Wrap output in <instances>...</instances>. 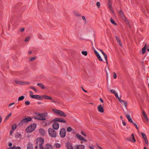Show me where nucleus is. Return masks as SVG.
Segmentation results:
<instances>
[{
	"label": "nucleus",
	"instance_id": "nucleus-36",
	"mask_svg": "<svg viewBox=\"0 0 149 149\" xmlns=\"http://www.w3.org/2000/svg\"><path fill=\"white\" fill-rule=\"evenodd\" d=\"M38 149H44V147L43 145H38Z\"/></svg>",
	"mask_w": 149,
	"mask_h": 149
},
{
	"label": "nucleus",
	"instance_id": "nucleus-20",
	"mask_svg": "<svg viewBox=\"0 0 149 149\" xmlns=\"http://www.w3.org/2000/svg\"><path fill=\"white\" fill-rule=\"evenodd\" d=\"M38 86L42 89L46 88V87L42 83H38Z\"/></svg>",
	"mask_w": 149,
	"mask_h": 149
},
{
	"label": "nucleus",
	"instance_id": "nucleus-12",
	"mask_svg": "<svg viewBox=\"0 0 149 149\" xmlns=\"http://www.w3.org/2000/svg\"><path fill=\"white\" fill-rule=\"evenodd\" d=\"M44 142V139L42 137L38 138V145H43Z\"/></svg>",
	"mask_w": 149,
	"mask_h": 149
},
{
	"label": "nucleus",
	"instance_id": "nucleus-27",
	"mask_svg": "<svg viewBox=\"0 0 149 149\" xmlns=\"http://www.w3.org/2000/svg\"><path fill=\"white\" fill-rule=\"evenodd\" d=\"M146 44L144 47L142 49V51L143 54H144L146 52Z\"/></svg>",
	"mask_w": 149,
	"mask_h": 149
},
{
	"label": "nucleus",
	"instance_id": "nucleus-25",
	"mask_svg": "<svg viewBox=\"0 0 149 149\" xmlns=\"http://www.w3.org/2000/svg\"><path fill=\"white\" fill-rule=\"evenodd\" d=\"M143 114L145 120H146V121H148V117L144 111H143Z\"/></svg>",
	"mask_w": 149,
	"mask_h": 149
},
{
	"label": "nucleus",
	"instance_id": "nucleus-6",
	"mask_svg": "<svg viewBox=\"0 0 149 149\" xmlns=\"http://www.w3.org/2000/svg\"><path fill=\"white\" fill-rule=\"evenodd\" d=\"M53 122H59L61 123H65L66 121L62 118H56L52 120Z\"/></svg>",
	"mask_w": 149,
	"mask_h": 149
},
{
	"label": "nucleus",
	"instance_id": "nucleus-63",
	"mask_svg": "<svg viewBox=\"0 0 149 149\" xmlns=\"http://www.w3.org/2000/svg\"><path fill=\"white\" fill-rule=\"evenodd\" d=\"M14 149H21V148L19 147H15L14 148Z\"/></svg>",
	"mask_w": 149,
	"mask_h": 149
},
{
	"label": "nucleus",
	"instance_id": "nucleus-24",
	"mask_svg": "<svg viewBox=\"0 0 149 149\" xmlns=\"http://www.w3.org/2000/svg\"><path fill=\"white\" fill-rule=\"evenodd\" d=\"M44 99L47 100H51L52 99V98L50 96L46 95H44Z\"/></svg>",
	"mask_w": 149,
	"mask_h": 149
},
{
	"label": "nucleus",
	"instance_id": "nucleus-32",
	"mask_svg": "<svg viewBox=\"0 0 149 149\" xmlns=\"http://www.w3.org/2000/svg\"><path fill=\"white\" fill-rule=\"evenodd\" d=\"M111 22L113 24L115 25H116L117 24L115 23L113 19L112 18H111L110 19Z\"/></svg>",
	"mask_w": 149,
	"mask_h": 149
},
{
	"label": "nucleus",
	"instance_id": "nucleus-28",
	"mask_svg": "<svg viewBox=\"0 0 149 149\" xmlns=\"http://www.w3.org/2000/svg\"><path fill=\"white\" fill-rule=\"evenodd\" d=\"M44 99V95L40 96L38 95V100H42Z\"/></svg>",
	"mask_w": 149,
	"mask_h": 149
},
{
	"label": "nucleus",
	"instance_id": "nucleus-1",
	"mask_svg": "<svg viewBox=\"0 0 149 149\" xmlns=\"http://www.w3.org/2000/svg\"><path fill=\"white\" fill-rule=\"evenodd\" d=\"M37 125L33 124L28 126L25 130V131L27 133H30L33 132L36 128Z\"/></svg>",
	"mask_w": 149,
	"mask_h": 149
},
{
	"label": "nucleus",
	"instance_id": "nucleus-47",
	"mask_svg": "<svg viewBox=\"0 0 149 149\" xmlns=\"http://www.w3.org/2000/svg\"><path fill=\"white\" fill-rule=\"evenodd\" d=\"M82 19L84 21V22H85V23H86V20L85 17L84 16H83L82 17Z\"/></svg>",
	"mask_w": 149,
	"mask_h": 149
},
{
	"label": "nucleus",
	"instance_id": "nucleus-53",
	"mask_svg": "<svg viewBox=\"0 0 149 149\" xmlns=\"http://www.w3.org/2000/svg\"><path fill=\"white\" fill-rule=\"evenodd\" d=\"M133 123V125L135 126L136 128L137 129H138V126H137V125L135 123H134L133 122V123Z\"/></svg>",
	"mask_w": 149,
	"mask_h": 149
},
{
	"label": "nucleus",
	"instance_id": "nucleus-5",
	"mask_svg": "<svg viewBox=\"0 0 149 149\" xmlns=\"http://www.w3.org/2000/svg\"><path fill=\"white\" fill-rule=\"evenodd\" d=\"M52 110L56 114L58 115L61 117H65L66 116V114L63 111L61 110L55 109H53Z\"/></svg>",
	"mask_w": 149,
	"mask_h": 149
},
{
	"label": "nucleus",
	"instance_id": "nucleus-26",
	"mask_svg": "<svg viewBox=\"0 0 149 149\" xmlns=\"http://www.w3.org/2000/svg\"><path fill=\"white\" fill-rule=\"evenodd\" d=\"M27 149H33L32 145L31 144L29 143L27 146Z\"/></svg>",
	"mask_w": 149,
	"mask_h": 149
},
{
	"label": "nucleus",
	"instance_id": "nucleus-8",
	"mask_svg": "<svg viewBox=\"0 0 149 149\" xmlns=\"http://www.w3.org/2000/svg\"><path fill=\"white\" fill-rule=\"evenodd\" d=\"M59 134L61 138H64L66 135L65 130L64 128H62L61 129L60 131Z\"/></svg>",
	"mask_w": 149,
	"mask_h": 149
},
{
	"label": "nucleus",
	"instance_id": "nucleus-48",
	"mask_svg": "<svg viewBox=\"0 0 149 149\" xmlns=\"http://www.w3.org/2000/svg\"><path fill=\"white\" fill-rule=\"evenodd\" d=\"M30 88L33 89L34 91L35 92L37 91V90L36 88H35V87L33 86H31L30 87Z\"/></svg>",
	"mask_w": 149,
	"mask_h": 149
},
{
	"label": "nucleus",
	"instance_id": "nucleus-43",
	"mask_svg": "<svg viewBox=\"0 0 149 149\" xmlns=\"http://www.w3.org/2000/svg\"><path fill=\"white\" fill-rule=\"evenodd\" d=\"M81 133L84 136H85V137L86 136V134L85 132H83V131H81Z\"/></svg>",
	"mask_w": 149,
	"mask_h": 149
},
{
	"label": "nucleus",
	"instance_id": "nucleus-44",
	"mask_svg": "<svg viewBox=\"0 0 149 149\" xmlns=\"http://www.w3.org/2000/svg\"><path fill=\"white\" fill-rule=\"evenodd\" d=\"M31 97L34 99H37V95H33Z\"/></svg>",
	"mask_w": 149,
	"mask_h": 149
},
{
	"label": "nucleus",
	"instance_id": "nucleus-13",
	"mask_svg": "<svg viewBox=\"0 0 149 149\" xmlns=\"http://www.w3.org/2000/svg\"><path fill=\"white\" fill-rule=\"evenodd\" d=\"M112 0H108V2L107 3V4L110 10L112 12H113V10L112 8Z\"/></svg>",
	"mask_w": 149,
	"mask_h": 149
},
{
	"label": "nucleus",
	"instance_id": "nucleus-42",
	"mask_svg": "<svg viewBox=\"0 0 149 149\" xmlns=\"http://www.w3.org/2000/svg\"><path fill=\"white\" fill-rule=\"evenodd\" d=\"M110 92L113 93L114 94V95L116 94L117 93L115 91V90L114 89H112L110 90Z\"/></svg>",
	"mask_w": 149,
	"mask_h": 149
},
{
	"label": "nucleus",
	"instance_id": "nucleus-16",
	"mask_svg": "<svg viewBox=\"0 0 149 149\" xmlns=\"http://www.w3.org/2000/svg\"><path fill=\"white\" fill-rule=\"evenodd\" d=\"M59 124L57 122H54L52 125L53 128L56 130H57L59 128Z\"/></svg>",
	"mask_w": 149,
	"mask_h": 149
},
{
	"label": "nucleus",
	"instance_id": "nucleus-30",
	"mask_svg": "<svg viewBox=\"0 0 149 149\" xmlns=\"http://www.w3.org/2000/svg\"><path fill=\"white\" fill-rule=\"evenodd\" d=\"M38 37L39 38V39L42 40H44L45 38L43 37V36L41 34H39L38 36Z\"/></svg>",
	"mask_w": 149,
	"mask_h": 149
},
{
	"label": "nucleus",
	"instance_id": "nucleus-57",
	"mask_svg": "<svg viewBox=\"0 0 149 149\" xmlns=\"http://www.w3.org/2000/svg\"><path fill=\"white\" fill-rule=\"evenodd\" d=\"M11 115H12V113H10L7 116V118H9L10 116H11Z\"/></svg>",
	"mask_w": 149,
	"mask_h": 149
},
{
	"label": "nucleus",
	"instance_id": "nucleus-50",
	"mask_svg": "<svg viewBox=\"0 0 149 149\" xmlns=\"http://www.w3.org/2000/svg\"><path fill=\"white\" fill-rule=\"evenodd\" d=\"M113 74V78L114 79H116L117 78V75H116V74L115 72H114Z\"/></svg>",
	"mask_w": 149,
	"mask_h": 149
},
{
	"label": "nucleus",
	"instance_id": "nucleus-62",
	"mask_svg": "<svg viewBox=\"0 0 149 149\" xmlns=\"http://www.w3.org/2000/svg\"><path fill=\"white\" fill-rule=\"evenodd\" d=\"M97 147L98 148V149H103L101 147H100L98 145H97Z\"/></svg>",
	"mask_w": 149,
	"mask_h": 149
},
{
	"label": "nucleus",
	"instance_id": "nucleus-23",
	"mask_svg": "<svg viewBox=\"0 0 149 149\" xmlns=\"http://www.w3.org/2000/svg\"><path fill=\"white\" fill-rule=\"evenodd\" d=\"M115 38H116V39L117 42L121 46H122V44L121 43V42L119 40V38L117 36H116Z\"/></svg>",
	"mask_w": 149,
	"mask_h": 149
},
{
	"label": "nucleus",
	"instance_id": "nucleus-52",
	"mask_svg": "<svg viewBox=\"0 0 149 149\" xmlns=\"http://www.w3.org/2000/svg\"><path fill=\"white\" fill-rule=\"evenodd\" d=\"M30 37H28L26 38L25 39V41L27 42L29 41L30 39Z\"/></svg>",
	"mask_w": 149,
	"mask_h": 149
},
{
	"label": "nucleus",
	"instance_id": "nucleus-39",
	"mask_svg": "<svg viewBox=\"0 0 149 149\" xmlns=\"http://www.w3.org/2000/svg\"><path fill=\"white\" fill-rule=\"evenodd\" d=\"M37 57H31L30 58V61H33L35 59H36Z\"/></svg>",
	"mask_w": 149,
	"mask_h": 149
},
{
	"label": "nucleus",
	"instance_id": "nucleus-58",
	"mask_svg": "<svg viewBox=\"0 0 149 149\" xmlns=\"http://www.w3.org/2000/svg\"><path fill=\"white\" fill-rule=\"evenodd\" d=\"M14 132V130H11L10 131V135H11Z\"/></svg>",
	"mask_w": 149,
	"mask_h": 149
},
{
	"label": "nucleus",
	"instance_id": "nucleus-15",
	"mask_svg": "<svg viewBox=\"0 0 149 149\" xmlns=\"http://www.w3.org/2000/svg\"><path fill=\"white\" fill-rule=\"evenodd\" d=\"M65 146L67 149H73L72 144L69 142L66 143Z\"/></svg>",
	"mask_w": 149,
	"mask_h": 149
},
{
	"label": "nucleus",
	"instance_id": "nucleus-64",
	"mask_svg": "<svg viewBox=\"0 0 149 149\" xmlns=\"http://www.w3.org/2000/svg\"><path fill=\"white\" fill-rule=\"evenodd\" d=\"M147 50L149 52V45H148L147 46Z\"/></svg>",
	"mask_w": 149,
	"mask_h": 149
},
{
	"label": "nucleus",
	"instance_id": "nucleus-34",
	"mask_svg": "<svg viewBox=\"0 0 149 149\" xmlns=\"http://www.w3.org/2000/svg\"><path fill=\"white\" fill-rule=\"evenodd\" d=\"M55 146L56 148H60L61 147V145L59 143H56L55 144Z\"/></svg>",
	"mask_w": 149,
	"mask_h": 149
},
{
	"label": "nucleus",
	"instance_id": "nucleus-59",
	"mask_svg": "<svg viewBox=\"0 0 149 149\" xmlns=\"http://www.w3.org/2000/svg\"><path fill=\"white\" fill-rule=\"evenodd\" d=\"M122 123L124 126H125L126 125V123L124 121L122 120Z\"/></svg>",
	"mask_w": 149,
	"mask_h": 149
},
{
	"label": "nucleus",
	"instance_id": "nucleus-7",
	"mask_svg": "<svg viewBox=\"0 0 149 149\" xmlns=\"http://www.w3.org/2000/svg\"><path fill=\"white\" fill-rule=\"evenodd\" d=\"M126 140L132 143H135L136 141L134 136V134H132L131 136L127 137L126 139Z\"/></svg>",
	"mask_w": 149,
	"mask_h": 149
},
{
	"label": "nucleus",
	"instance_id": "nucleus-4",
	"mask_svg": "<svg viewBox=\"0 0 149 149\" xmlns=\"http://www.w3.org/2000/svg\"><path fill=\"white\" fill-rule=\"evenodd\" d=\"M48 132L49 135L53 138H55L57 136L56 132L53 129L49 128L48 130Z\"/></svg>",
	"mask_w": 149,
	"mask_h": 149
},
{
	"label": "nucleus",
	"instance_id": "nucleus-2",
	"mask_svg": "<svg viewBox=\"0 0 149 149\" xmlns=\"http://www.w3.org/2000/svg\"><path fill=\"white\" fill-rule=\"evenodd\" d=\"M31 119H32L31 118L29 117H27L23 119L19 123V125L20 126H22L31 120Z\"/></svg>",
	"mask_w": 149,
	"mask_h": 149
},
{
	"label": "nucleus",
	"instance_id": "nucleus-10",
	"mask_svg": "<svg viewBox=\"0 0 149 149\" xmlns=\"http://www.w3.org/2000/svg\"><path fill=\"white\" fill-rule=\"evenodd\" d=\"M39 134L42 136H44L46 134L45 131L43 128H40L39 130Z\"/></svg>",
	"mask_w": 149,
	"mask_h": 149
},
{
	"label": "nucleus",
	"instance_id": "nucleus-56",
	"mask_svg": "<svg viewBox=\"0 0 149 149\" xmlns=\"http://www.w3.org/2000/svg\"><path fill=\"white\" fill-rule=\"evenodd\" d=\"M124 105L125 106V107H126L127 105V102H125V101H124V102L123 103Z\"/></svg>",
	"mask_w": 149,
	"mask_h": 149
},
{
	"label": "nucleus",
	"instance_id": "nucleus-40",
	"mask_svg": "<svg viewBox=\"0 0 149 149\" xmlns=\"http://www.w3.org/2000/svg\"><path fill=\"white\" fill-rule=\"evenodd\" d=\"M15 104V102H13L12 103L10 104L8 106L9 107L13 106V108H14L15 107V105H14Z\"/></svg>",
	"mask_w": 149,
	"mask_h": 149
},
{
	"label": "nucleus",
	"instance_id": "nucleus-38",
	"mask_svg": "<svg viewBox=\"0 0 149 149\" xmlns=\"http://www.w3.org/2000/svg\"><path fill=\"white\" fill-rule=\"evenodd\" d=\"M24 96H22L19 97V98L18 99V101L19 100V101L22 100H23L24 99Z\"/></svg>",
	"mask_w": 149,
	"mask_h": 149
},
{
	"label": "nucleus",
	"instance_id": "nucleus-19",
	"mask_svg": "<svg viewBox=\"0 0 149 149\" xmlns=\"http://www.w3.org/2000/svg\"><path fill=\"white\" fill-rule=\"evenodd\" d=\"M52 145L49 143L47 144L45 147V149H52Z\"/></svg>",
	"mask_w": 149,
	"mask_h": 149
},
{
	"label": "nucleus",
	"instance_id": "nucleus-22",
	"mask_svg": "<svg viewBox=\"0 0 149 149\" xmlns=\"http://www.w3.org/2000/svg\"><path fill=\"white\" fill-rule=\"evenodd\" d=\"M126 116L128 120V121L131 123H133V121L131 119L130 115L128 114H127L126 115Z\"/></svg>",
	"mask_w": 149,
	"mask_h": 149
},
{
	"label": "nucleus",
	"instance_id": "nucleus-33",
	"mask_svg": "<svg viewBox=\"0 0 149 149\" xmlns=\"http://www.w3.org/2000/svg\"><path fill=\"white\" fill-rule=\"evenodd\" d=\"M17 127V125L16 124L13 125L12 127V130H15Z\"/></svg>",
	"mask_w": 149,
	"mask_h": 149
},
{
	"label": "nucleus",
	"instance_id": "nucleus-35",
	"mask_svg": "<svg viewBox=\"0 0 149 149\" xmlns=\"http://www.w3.org/2000/svg\"><path fill=\"white\" fill-rule=\"evenodd\" d=\"M141 135L144 139L147 138L146 135L143 132L141 133Z\"/></svg>",
	"mask_w": 149,
	"mask_h": 149
},
{
	"label": "nucleus",
	"instance_id": "nucleus-17",
	"mask_svg": "<svg viewBox=\"0 0 149 149\" xmlns=\"http://www.w3.org/2000/svg\"><path fill=\"white\" fill-rule=\"evenodd\" d=\"M15 137L17 139H19V140H21L23 139L21 134L19 133H17L16 134L15 136Z\"/></svg>",
	"mask_w": 149,
	"mask_h": 149
},
{
	"label": "nucleus",
	"instance_id": "nucleus-60",
	"mask_svg": "<svg viewBox=\"0 0 149 149\" xmlns=\"http://www.w3.org/2000/svg\"><path fill=\"white\" fill-rule=\"evenodd\" d=\"M82 140H83L85 142H86L87 141V140L86 139H85L84 138H83V139Z\"/></svg>",
	"mask_w": 149,
	"mask_h": 149
},
{
	"label": "nucleus",
	"instance_id": "nucleus-3",
	"mask_svg": "<svg viewBox=\"0 0 149 149\" xmlns=\"http://www.w3.org/2000/svg\"><path fill=\"white\" fill-rule=\"evenodd\" d=\"M47 116V113H38V120H46V117Z\"/></svg>",
	"mask_w": 149,
	"mask_h": 149
},
{
	"label": "nucleus",
	"instance_id": "nucleus-46",
	"mask_svg": "<svg viewBox=\"0 0 149 149\" xmlns=\"http://www.w3.org/2000/svg\"><path fill=\"white\" fill-rule=\"evenodd\" d=\"M98 60L100 61H102V58H101L100 56V55L98 56L97 57Z\"/></svg>",
	"mask_w": 149,
	"mask_h": 149
},
{
	"label": "nucleus",
	"instance_id": "nucleus-29",
	"mask_svg": "<svg viewBox=\"0 0 149 149\" xmlns=\"http://www.w3.org/2000/svg\"><path fill=\"white\" fill-rule=\"evenodd\" d=\"M119 14L120 15V16L122 17V18L124 19H125V17L124 16L123 13L122 12V11H120L119 12Z\"/></svg>",
	"mask_w": 149,
	"mask_h": 149
},
{
	"label": "nucleus",
	"instance_id": "nucleus-21",
	"mask_svg": "<svg viewBox=\"0 0 149 149\" xmlns=\"http://www.w3.org/2000/svg\"><path fill=\"white\" fill-rule=\"evenodd\" d=\"M76 136L78 139L80 141H82L83 139V137L81 135L78 134H76Z\"/></svg>",
	"mask_w": 149,
	"mask_h": 149
},
{
	"label": "nucleus",
	"instance_id": "nucleus-14",
	"mask_svg": "<svg viewBox=\"0 0 149 149\" xmlns=\"http://www.w3.org/2000/svg\"><path fill=\"white\" fill-rule=\"evenodd\" d=\"M15 82L17 84L20 85H29V83L27 82H24L22 81H20L18 80H16L15 81Z\"/></svg>",
	"mask_w": 149,
	"mask_h": 149
},
{
	"label": "nucleus",
	"instance_id": "nucleus-11",
	"mask_svg": "<svg viewBox=\"0 0 149 149\" xmlns=\"http://www.w3.org/2000/svg\"><path fill=\"white\" fill-rule=\"evenodd\" d=\"M52 122V120L51 121L50 120H48L43 122L42 123V125L44 126L49 125L51 124Z\"/></svg>",
	"mask_w": 149,
	"mask_h": 149
},
{
	"label": "nucleus",
	"instance_id": "nucleus-51",
	"mask_svg": "<svg viewBox=\"0 0 149 149\" xmlns=\"http://www.w3.org/2000/svg\"><path fill=\"white\" fill-rule=\"evenodd\" d=\"M25 103L26 105H29L30 104V102L28 101H26Z\"/></svg>",
	"mask_w": 149,
	"mask_h": 149
},
{
	"label": "nucleus",
	"instance_id": "nucleus-54",
	"mask_svg": "<svg viewBox=\"0 0 149 149\" xmlns=\"http://www.w3.org/2000/svg\"><path fill=\"white\" fill-rule=\"evenodd\" d=\"M33 93L32 91H30L29 95L30 97H31L33 95Z\"/></svg>",
	"mask_w": 149,
	"mask_h": 149
},
{
	"label": "nucleus",
	"instance_id": "nucleus-41",
	"mask_svg": "<svg viewBox=\"0 0 149 149\" xmlns=\"http://www.w3.org/2000/svg\"><path fill=\"white\" fill-rule=\"evenodd\" d=\"M72 130V129L70 127H69L67 128V131L68 132H71Z\"/></svg>",
	"mask_w": 149,
	"mask_h": 149
},
{
	"label": "nucleus",
	"instance_id": "nucleus-61",
	"mask_svg": "<svg viewBox=\"0 0 149 149\" xmlns=\"http://www.w3.org/2000/svg\"><path fill=\"white\" fill-rule=\"evenodd\" d=\"M15 147V146H13V147H10L8 149H14V148Z\"/></svg>",
	"mask_w": 149,
	"mask_h": 149
},
{
	"label": "nucleus",
	"instance_id": "nucleus-55",
	"mask_svg": "<svg viewBox=\"0 0 149 149\" xmlns=\"http://www.w3.org/2000/svg\"><path fill=\"white\" fill-rule=\"evenodd\" d=\"M144 140H145V142L146 143L147 145H148V141L147 138L146 139H144Z\"/></svg>",
	"mask_w": 149,
	"mask_h": 149
},
{
	"label": "nucleus",
	"instance_id": "nucleus-37",
	"mask_svg": "<svg viewBox=\"0 0 149 149\" xmlns=\"http://www.w3.org/2000/svg\"><path fill=\"white\" fill-rule=\"evenodd\" d=\"M103 55H104V57L105 58V61H106V63H107V64H108V61H107V55L105 54H104Z\"/></svg>",
	"mask_w": 149,
	"mask_h": 149
},
{
	"label": "nucleus",
	"instance_id": "nucleus-49",
	"mask_svg": "<svg viewBox=\"0 0 149 149\" xmlns=\"http://www.w3.org/2000/svg\"><path fill=\"white\" fill-rule=\"evenodd\" d=\"M94 52H95V53L96 55V56L97 57L98 56L100 55L95 50V51Z\"/></svg>",
	"mask_w": 149,
	"mask_h": 149
},
{
	"label": "nucleus",
	"instance_id": "nucleus-9",
	"mask_svg": "<svg viewBox=\"0 0 149 149\" xmlns=\"http://www.w3.org/2000/svg\"><path fill=\"white\" fill-rule=\"evenodd\" d=\"M85 146L83 144H79L75 145L74 149H85Z\"/></svg>",
	"mask_w": 149,
	"mask_h": 149
},
{
	"label": "nucleus",
	"instance_id": "nucleus-18",
	"mask_svg": "<svg viewBox=\"0 0 149 149\" xmlns=\"http://www.w3.org/2000/svg\"><path fill=\"white\" fill-rule=\"evenodd\" d=\"M98 111L101 112L103 113L104 112V109L103 107L101 106V105H100L98 106Z\"/></svg>",
	"mask_w": 149,
	"mask_h": 149
},
{
	"label": "nucleus",
	"instance_id": "nucleus-31",
	"mask_svg": "<svg viewBox=\"0 0 149 149\" xmlns=\"http://www.w3.org/2000/svg\"><path fill=\"white\" fill-rule=\"evenodd\" d=\"M82 54L85 56H86L87 55V52L86 51H82L81 52Z\"/></svg>",
	"mask_w": 149,
	"mask_h": 149
},
{
	"label": "nucleus",
	"instance_id": "nucleus-45",
	"mask_svg": "<svg viewBox=\"0 0 149 149\" xmlns=\"http://www.w3.org/2000/svg\"><path fill=\"white\" fill-rule=\"evenodd\" d=\"M100 3L99 2H97L96 3V6L98 8H100Z\"/></svg>",
	"mask_w": 149,
	"mask_h": 149
}]
</instances>
